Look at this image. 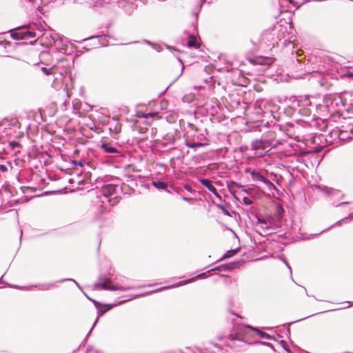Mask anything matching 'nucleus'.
<instances>
[{
  "mask_svg": "<svg viewBox=\"0 0 353 353\" xmlns=\"http://www.w3.org/2000/svg\"><path fill=\"white\" fill-rule=\"evenodd\" d=\"M226 338L230 341L241 340V336L238 334H231L226 336Z\"/></svg>",
  "mask_w": 353,
  "mask_h": 353,
  "instance_id": "14",
  "label": "nucleus"
},
{
  "mask_svg": "<svg viewBox=\"0 0 353 353\" xmlns=\"http://www.w3.org/2000/svg\"><path fill=\"white\" fill-rule=\"evenodd\" d=\"M103 150L106 153H117L118 150L116 148L112 146L109 143H103L101 146Z\"/></svg>",
  "mask_w": 353,
  "mask_h": 353,
  "instance_id": "6",
  "label": "nucleus"
},
{
  "mask_svg": "<svg viewBox=\"0 0 353 353\" xmlns=\"http://www.w3.org/2000/svg\"><path fill=\"white\" fill-rule=\"evenodd\" d=\"M97 285L99 288L106 290H124L123 287L113 285L110 279H105L103 283L97 284Z\"/></svg>",
  "mask_w": 353,
  "mask_h": 353,
  "instance_id": "3",
  "label": "nucleus"
},
{
  "mask_svg": "<svg viewBox=\"0 0 353 353\" xmlns=\"http://www.w3.org/2000/svg\"><path fill=\"white\" fill-rule=\"evenodd\" d=\"M188 46L190 48H199V44L196 42L195 37H191L188 41Z\"/></svg>",
  "mask_w": 353,
  "mask_h": 353,
  "instance_id": "11",
  "label": "nucleus"
},
{
  "mask_svg": "<svg viewBox=\"0 0 353 353\" xmlns=\"http://www.w3.org/2000/svg\"><path fill=\"white\" fill-rule=\"evenodd\" d=\"M10 145H12V148H14L16 146H19V143L17 142H12L10 143Z\"/></svg>",
  "mask_w": 353,
  "mask_h": 353,
  "instance_id": "22",
  "label": "nucleus"
},
{
  "mask_svg": "<svg viewBox=\"0 0 353 353\" xmlns=\"http://www.w3.org/2000/svg\"><path fill=\"white\" fill-rule=\"evenodd\" d=\"M239 263H236V262H234V263H231L229 265H228V268L230 269H234L236 265H238Z\"/></svg>",
  "mask_w": 353,
  "mask_h": 353,
  "instance_id": "20",
  "label": "nucleus"
},
{
  "mask_svg": "<svg viewBox=\"0 0 353 353\" xmlns=\"http://www.w3.org/2000/svg\"><path fill=\"white\" fill-rule=\"evenodd\" d=\"M252 148L254 150L265 149V143L262 140H254L252 143Z\"/></svg>",
  "mask_w": 353,
  "mask_h": 353,
  "instance_id": "9",
  "label": "nucleus"
},
{
  "mask_svg": "<svg viewBox=\"0 0 353 353\" xmlns=\"http://www.w3.org/2000/svg\"><path fill=\"white\" fill-rule=\"evenodd\" d=\"M183 199L185 200V201H189V200H191V199L190 198H187V197H183Z\"/></svg>",
  "mask_w": 353,
  "mask_h": 353,
  "instance_id": "25",
  "label": "nucleus"
},
{
  "mask_svg": "<svg viewBox=\"0 0 353 353\" xmlns=\"http://www.w3.org/2000/svg\"><path fill=\"white\" fill-rule=\"evenodd\" d=\"M152 185L157 189L165 190L167 188L166 183L162 181H154Z\"/></svg>",
  "mask_w": 353,
  "mask_h": 353,
  "instance_id": "12",
  "label": "nucleus"
},
{
  "mask_svg": "<svg viewBox=\"0 0 353 353\" xmlns=\"http://www.w3.org/2000/svg\"><path fill=\"white\" fill-rule=\"evenodd\" d=\"M41 71L46 74H53L54 72V68L52 67V68H47L46 67H43L41 68Z\"/></svg>",
  "mask_w": 353,
  "mask_h": 353,
  "instance_id": "15",
  "label": "nucleus"
},
{
  "mask_svg": "<svg viewBox=\"0 0 353 353\" xmlns=\"http://www.w3.org/2000/svg\"><path fill=\"white\" fill-rule=\"evenodd\" d=\"M243 201L244 204H245L247 205H251L252 203V200H250L248 197H246V196H244L243 198Z\"/></svg>",
  "mask_w": 353,
  "mask_h": 353,
  "instance_id": "18",
  "label": "nucleus"
},
{
  "mask_svg": "<svg viewBox=\"0 0 353 353\" xmlns=\"http://www.w3.org/2000/svg\"><path fill=\"white\" fill-rule=\"evenodd\" d=\"M251 175L254 179L258 180L259 181L263 183H270L267 179H265L261 174H260L258 172L252 171L251 172Z\"/></svg>",
  "mask_w": 353,
  "mask_h": 353,
  "instance_id": "7",
  "label": "nucleus"
},
{
  "mask_svg": "<svg viewBox=\"0 0 353 353\" xmlns=\"http://www.w3.org/2000/svg\"><path fill=\"white\" fill-rule=\"evenodd\" d=\"M200 183L205 186L209 191L213 193L216 197L221 199L220 195L217 192L216 188L212 184V182L207 179H201Z\"/></svg>",
  "mask_w": 353,
  "mask_h": 353,
  "instance_id": "4",
  "label": "nucleus"
},
{
  "mask_svg": "<svg viewBox=\"0 0 353 353\" xmlns=\"http://www.w3.org/2000/svg\"><path fill=\"white\" fill-rule=\"evenodd\" d=\"M240 248H238L236 250H228L223 256V259H227V258H230V257H232V256H234L235 254H236L239 251Z\"/></svg>",
  "mask_w": 353,
  "mask_h": 353,
  "instance_id": "13",
  "label": "nucleus"
},
{
  "mask_svg": "<svg viewBox=\"0 0 353 353\" xmlns=\"http://www.w3.org/2000/svg\"><path fill=\"white\" fill-rule=\"evenodd\" d=\"M248 61L253 65L270 66L274 63V59L272 57L259 56L254 58L248 59Z\"/></svg>",
  "mask_w": 353,
  "mask_h": 353,
  "instance_id": "1",
  "label": "nucleus"
},
{
  "mask_svg": "<svg viewBox=\"0 0 353 353\" xmlns=\"http://www.w3.org/2000/svg\"><path fill=\"white\" fill-rule=\"evenodd\" d=\"M9 214L11 215V216H16L17 218H18V214H17V212L14 210H10L9 212Z\"/></svg>",
  "mask_w": 353,
  "mask_h": 353,
  "instance_id": "19",
  "label": "nucleus"
},
{
  "mask_svg": "<svg viewBox=\"0 0 353 353\" xmlns=\"http://www.w3.org/2000/svg\"><path fill=\"white\" fill-rule=\"evenodd\" d=\"M347 77H353V74L352 73H348L346 74Z\"/></svg>",
  "mask_w": 353,
  "mask_h": 353,
  "instance_id": "23",
  "label": "nucleus"
},
{
  "mask_svg": "<svg viewBox=\"0 0 353 353\" xmlns=\"http://www.w3.org/2000/svg\"><path fill=\"white\" fill-rule=\"evenodd\" d=\"M113 307L112 305H110V307H109V309L112 308Z\"/></svg>",
  "mask_w": 353,
  "mask_h": 353,
  "instance_id": "30",
  "label": "nucleus"
},
{
  "mask_svg": "<svg viewBox=\"0 0 353 353\" xmlns=\"http://www.w3.org/2000/svg\"><path fill=\"white\" fill-rule=\"evenodd\" d=\"M10 36L16 40L22 39V34L19 32H12Z\"/></svg>",
  "mask_w": 353,
  "mask_h": 353,
  "instance_id": "16",
  "label": "nucleus"
},
{
  "mask_svg": "<svg viewBox=\"0 0 353 353\" xmlns=\"http://www.w3.org/2000/svg\"><path fill=\"white\" fill-rule=\"evenodd\" d=\"M35 37V32L30 30L28 26H23V44H34L37 41Z\"/></svg>",
  "mask_w": 353,
  "mask_h": 353,
  "instance_id": "2",
  "label": "nucleus"
},
{
  "mask_svg": "<svg viewBox=\"0 0 353 353\" xmlns=\"http://www.w3.org/2000/svg\"><path fill=\"white\" fill-rule=\"evenodd\" d=\"M110 131L114 135L119 134L121 131V124L119 122H116L114 127L112 125L110 127Z\"/></svg>",
  "mask_w": 353,
  "mask_h": 353,
  "instance_id": "10",
  "label": "nucleus"
},
{
  "mask_svg": "<svg viewBox=\"0 0 353 353\" xmlns=\"http://www.w3.org/2000/svg\"><path fill=\"white\" fill-rule=\"evenodd\" d=\"M279 210H280L281 212H283V208H280V209H279Z\"/></svg>",
  "mask_w": 353,
  "mask_h": 353,
  "instance_id": "27",
  "label": "nucleus"
},
{
  "mask_svg": "<svg viewBox=\"0 0 353 353\" xmlns=\"http://www.w3.org/2000/svg\"><path fill=\"white\" fill-rule=\"evenodd\" d=\"M185 188L188 190H190V188L189 186H185Z\"/></svg>",
  "mask_w": 353,
  "mask_h": 353,
  "instance_id": "26",
  "label": "nucleus"
},
{
  "mask_svg": "<svg viewBox=\"0 0 353 353\" xmlns=\"http://www.w3.org/2000/svg\"><path fill=\"white\" fill-rule=\"evenodd\" d=\"M115 192V187L112 185H108L103 188V192L105 196H109L113 194Z\"/></svg>",
  "mask_w": 353,
  "mask_h": 353,
  "instance_id": "8",
  "label": "nucleus"
},
{
  "mask_svg": "<svg viewBox=\"0 0 353 353\" xmlns=\"http://www.w3.org/2000/svg\"><path fill=\"white\" fill-rule=\"evenodd\" d=\"M187 146L189 147V148H196V147H200V146H202L203 145V143H187Z\"/></svg>",
  "mask_w": 353,
  "mask_h": 353,
  "instance_id": "17",
  "label": "nucleus"
},
{
  "mask_svg": "<svg viewBox=\"0 0 353 353\" xmlns=\"http://www.w3.org/2000/svg\"><path fill=\"white\" fill-rule=\"evenodd\" d=\"M136 2L140 3L139 4H134L133 2H130L125 7L126 11L129 13H132L134 10H138L139 8H141L144 4L142 0H134Z\"/></svg>",
  "mask_w": 353,
  "mask_h": 353,
  "instance_id": "5",
  "label": "nucleus"
},
{
  "mask_svg": "<svg viewBox=\"0 0 353 353\" xmlns=\"http://www.w3.org/2000/svg\"><path fill=\"white\" fill-rule=\"evenodd\" d=\"M79 165H81V166H83V163H81V162L79 163Z\"/></svg>",
  "mask_w": 353,
  "mask_h": 353,
  "instance_id": "28",
  "label": "nucleus"
},
{
  "mask_svg": "<svg viewBox=\"0 0 353 353\" xmlns=\"http://www.w3.org/2000/svg\"><path fill=\"white\" fill-rule=\"evenodd\" d=\"M181 72H182V69L181 70V71H179V72L176 74V77L180 76V75H181Z\"/></svg>",
  "mask_w": 353,
  "mask_h": 353,
  "instance_id": "24",
  "label": "nucleus"
},
{
  "mask_svg": "<svg viewBox=\"0 0 353 353\" xmlns=\"http://www.w3.org/2000/svg\"><path fill=\"white\" fill-rule=\"evenodd\" d=\"M260 334L262 337H264V338H269V335L265 332H260Z\"/></svg>",
  "mask_w": 353,
  "mask_h": 353,
  "instance_id": "21",
  "label": "nucleus"
},
{
  "mask_svg": "<svg viewBox=\"0 0 353 353\" xmlns=\"http://www.w3.org/2000/svg\"><path fill=\"white\" fill-rule=\"evenodd\" d=\"M21 238H22V232L20 234V239H21Z\"/></svg>",
  "mask_w": 353,
  "mask_h": 353,
  "instance_id": "29",
  "label": "nucleus"
}]
</instances>
